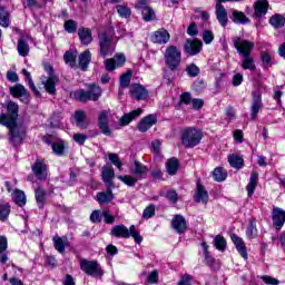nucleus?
Returning a JSON list of instances; mask_svg holds the SVG:
<instances>
[{
	"instance_id": "obj_1",
	"label": "nucleus",
	"mask_w": 285,
	"mask_h": 285,
	"mask_svg": "<svg viewBox=\"0 0 285 285\" xmlns=\"http://www.w3.org/2000/svg\"><path fill=\"white\" fill-rule=\"evenodd\" d=\"M8 115H0V124L9 128V141L14 147L20 146L26 137V127L17 125V117H19V105L14 101H9L7 105Z\"/></svg>"
},
{
	"instance_id": "obj_2",
	"label": "nucleus",
	"mask_w": 285,
	"mask_h": 285,
	"mask_svg": "<svg viewBox=\"0 0 285 285\" xmlns=\"http://www.w3.org/2000/svg\"><path fill=\"white\" fill-rule=\"evenodd\" d=\"M104 90L95 83L89 85V90L78 89L76 91L70 92V97L76 99V101H80L81 104H86V101H99Z\"/></svg>"
},
{
	"instance_id": "obj_3",
	"label": "nucleus",
	"mask_w": 285,
	"mask_h": 285,
	"mask_svg": "<svg viewBox=\"0 0 285 285\" xmlns=\"http://www.w3.org/2000/svg\"><path fill=\"white\" fill-rule=\"evenodd\" d=\"M203 138L204 132H202V129H197L195 127H187L183 129L180 134L181 145L184 148H195V146H199Z\"/></svg>"
},
{
	"instance_id": "obj_4",
	"label": "nucleus",
	"mask_w": 285,
	"mask_h": 285,
	"mask_svg": "<svg viewBox=\"0 0 285 285\" xmlns=\"http://www.w3.org/2000/svg\"><path fill=\"white\" fill-rule=\"evenodd\" d=\"M110 235L111 237L121 239H130V237H132L136 244H141L144 242V237L137 232L135 225H131L129 229L126 225H116L111 228Z\"/></svg>"
},
{
	"instance_id": "obj_5",
	"label": "nucleus",
	"mask_w": 285,
	"mask_h": 285,
	"mask_svg": "<svg viewBox=\"0 0 285 285\" xmlns=\"http://www.w3.org/2000/svg\"><path fill=\"white\" fill-rule=\"evenodd\" d=\"M45 70L48 76H41L40 81L48 95H57V83H59V77L55 75V69L50 65H45Z\"/></svg>"
},
{
	"instance_id": "obj_6",
	"label": "nucleus",
	"mask_w": 285,
	"mask_h": 285,
	"mask_svg": "<svg viewBox=\"0 0 285 285\" xmlns=\"http://www.w3.org/2000/svg\"><path fill=\"white\" fill-rule=\"evenodd\" d=\"M165 65L169 70L175 71L181 66V50L175 46H169L165 50Z\"/></svg>"
},
{
	"instance_id": "obj_7",
	"label": "nucleus",
	"mask_w": 285,
	"mask_h": 285,
	"mask_svg": "<svg viewBox=\"0 0 285 285\" xmlns=\"http://www.w3.org/2000/svg\"><path fill=\"white\" fill-rule=\"evenodd\" d=\"M98 41L100 46V57L106 59V57H110L115 52V45L112 43V37L106 32L101 31L98 33Z\"/></svg>"
},
{
	"instance_id": "obj_8",
	"label": "nucleus",
	"mask_w": 285,
	"mask_h": 285,
	"mask_svg": "<svg viewBox=\"0 0 285 285\" xmlns=\"http://www.w3.org/2000/svg\"><path fill=\"white\" fill-rule=\"evenodd\" d=\"M80 269L82 273L89 275L90 277H104V269L97 261H80Z\"/></svg>"
},
{
	"instance_id": "obj_9",
	"label": "nucleus",
	"mask_w": 285,
	"mask_h": 285,
	"mask_svg": "<svg viewBox=\"0 0 285 285\" xmlns=\"http://www.w3.org/2000/svg\"><path fill=\"white\" fill-rule=\"evenodd\" d=\"M234 48L237 50L238 55L240 57H248L250 56V52H253V49L255 48V43L253 41H248L246 39H243L240 37L233 38Z\"/></svg>"
},
{
	"instance_id": "obj_10",
	"label": "nucleus",
	"mask_w": 285,
	"mask_h": 285,
	"mask_svg": "<svg viewBox=\"0 0 285 285\" xmlns=\"http://www.w3.org/2000/svg\"><path fill=\"white\" fill-rule=\"evenodd\" d=\"M9 92L11 97H14L16 99H20L22 104H30V92H28V89L21 83H16L12 87H9Z\"/></svg>"
},
{
	"instance_id": "obj_11",
	"label": "nucleus",
	"mask_w": 285,
	"mask_h": 285,
	"mask_svg": "<svg viewBox=\"0 0 285 285\" xmlns=\"http://www.w3.org/2000/svg\"><path fill=\"white\" fill-rule=\"evenodd\" d=\"M31 170L39 181H46L48 179V165L43 160L37 159L31 166Z\"/></svg>"
},
{
	"instance_id": "obj_12",
	"label": "nucleus",
	"mask_w": 285,
	"mask_h": 285,
	"mask_svg": "<svg viewBox=\"0 0 285 285\" xmlns=\"http://www.w3.org/2000/svg\"><path fill=\"white\" fill-rule=\"evenodd\" d=\"M129 92L131 99H136L137 101H146L148 99V89L140 83H132L129 87Z\"/></svg>"
},
{
	"instance_id": "obj_13",
	"label": "nucleus",
	"mask_w": 285,
	"mask_h": 285,
	"mask_svg": "<svg viewBox=\"0 0 285 285\" xmlns=\"http://www.w3.org/2000/svg\"><path fill=\"white\" fill-rule=\"evenodd\" d=\"M129 173L135 175L139 180L146 179V177H148V167L141 161L135 160L129 167Z\"/></svg>"
},
{
	"instance_id": "obj_14",
	"label": "nucleus",
	"mask_w": 285,
	"mask_h": 285,
	"mask_svg": "<svg viewBox=\"0 0 285 285\" xmlns=\"http://www.w3.org/2000/svg\"><path fill=\"white\" fill-rule=\"evenodd\" d=\"M204 42L197 39H187L184 46V50L189 57H195V55H199L202 52V48Z\"/></svg>"
},
{
	"instance_id": "obj_15",
	"label": "nucleus",
	"mask_w": 285,
	"mask_h": 285,
	"mask_svg": "<svg viewBox=\"0 0 285 285\" xmlns=\"http://www.w3.org/2000/svg\"><path fill=\"white\" fill-rule=\"evenodd\" d=\"M208 191L206 190V187H204V185H202V181L197 180L196 184V191H195V196H194V202H196V204H208Z\"/></svg>"
},
{
	"instance_id": "obj_16",
	"label": "nucleus",
	"mask_w": 285,
	"mask_h": 285,
	"mask_svg": "<svg viewBox=\"0 0 285 285\" xmlns=\"http://www.w3.org/2000/svg\"><path fill=\"white\" fill-rule=\"evenodd\" d=\"M171 228H174L178 235H184L188 228V225H186V218L181 215L174 216L171 219Z\"/></svg>"
},
{
	"instance_id": "obj_17",
	"label": "nucleus",
	"mask_w": 285,
	"mask_h": 285,
	"mask_svg": "<svg viewBox=\"0 0 285 285\" xmlns=\"http://www.w3.org/2000/svg\"><path fill=\"white\" fill-rule=\"evenodd\" d=\"M273 225L279 230L285 224V210L279 207H274L272 210Z\"/></svg>"
},
{
	"instance_id": "obj_18",
	"label": "nucleus",
	"mask_w": 285,
	"mask_h": 285,
	"mask_svg": "<svg viewBox=\"0 0 285 285\" xmlns=\"http://www.w3.org/2000/svg\"><path fill=\"white\" fill-rule=\"evenodd\" d=\"M155 124H157V116L149 115L139 121L138 130L139 132H148V130H150Z\"/></svg>"
},
{
	"instance_id": "obj_19",
	"label": "nucleus",
	"mask_w": 285,
	"mask_h": 285,
	"mask_svg": "<svg viewBox=\"0 0 285 285\" xmlns=\"http://www.w3.org/2000/svg\"><path fill=\"white\" fill-rule=\"evenodd\" d=\"M230 239L233 244H235L237 252L242 257L245 259H248V249L246 248V244L244 243V239H242L239 236L236 234L230 235Z\"/></svg>"
},
{
	"instance_id": "obj_20",
	"label": "nucleus",
	"mask_w": 285,
	"mask_h": 285,
	"mask_svg": "<svg viewBox=\"0 0 285 285\" xmlns=\"http://www.w3.org/2000/svg\"><path fill=\"white\" fill-rule=\"evenodd\" d=\"M151 41L160 46L164 43H168V41H170V33H168L166 29H158L151 36Z\"/></svg>"
},
{
	"instance_id": "obj_21",
	"label": "nucleus",
	"mask_w": 285,
	"mask_h": 285,
	"mask_svg": "<svg viewBox=\"0 0 285 285\" xmlns=\"http://www.w3.org/2000/svg\"><path fill=\"white\" fill-rule=\"evenodd\" d=\"M262 104V95L257 92H253V100H252V119L255 121L257 119V115H259V110L263 108Z\"/></svg>"
},
{
	"instance_id": "obj_22",
	"label": "nucleus",
	"mask_w": 285,
	"mask_h": 285,
	"mask_svg": "<svg viewBox=\"0 0 285 285\" xmlns=\"http://www.w3.org/2000/svg\"><path fill=\"white\" fill-rule=\"evenodd\" d=\"M98 126L100 130H102V134L106 135L107 137H110V135H112V132L110 131V127H108V111L102 110L99 114Z\"/></svg>"
},
{
	"instance_id": "obj_23",
	"label": "nucleus",
	"mask_w": 285,
	"mask_h": 285,
	"mask_svg": "<svg viewBox=\"0 0 285 285\" xmlns=\"http://www.w3.org/2000/svg\"><path fill=\"white\" fill-rule=\"evenodd\" d=\"M216 19L222 28L228 26V11H226L224 4H216Z\"/></svg>"
},
{
	"instance_id": "obj_24",
	"label": "nucleus",
	"mask_w": 285,
	"mask_h": 285,
	"mask_svg": "<svg viewBox=\"0 0 285 285\" xmlns=\"http://www.w3.org/2000/svg\"><path fill=\"white\" fill-rule=\"evenodd\" d=\"M257 184H259V174L254 170L250 173L249 183L246 186L248 197H253V195H255Z\"/></svg>"
},
{
	"instance_id": "obj_25",
	"label": "nucleus",
	"mask_w": 285,
	"mask_h": 285,
	"mask_svg": "<svg viewBox=\"0 0 285 285\" xmlns=\"http://www.w3.org/2000/svg\"><path fill=\"white\" fill-rule=\"evenodd\" d=\"M227 161L232 168H235L236 170H242L244 167V156L240 154H230L227 157Z\"/></svg>"
},
{
	"instance_id": "obj_26",
	"label": "nucleus",
	"mask_w": 285,
	"mask_h": 285,
	"mask_svg": "<svg viewBox=\"0 0 285 285\" xmlns=\"http://www.w3.org/2000/svg\"><path fill=\"white\" fill-rule=\"evenodd\" d=\"M112 179H115V168H112V165H106L102 168V181L107 187H111Z\"/></svg>"
},
{
	"instance_id": "obj_27",
	"label": "nucleus",
	"mask_w": 285,
	"mask_h": 285,
	"mask_svg": "<svg viewBox=\"0 0 285 285\" xmlns=\"http://www.w3.org/2000/svg\"><path fill=\"white\" fill-rule=\"evenodd\" d=\"M255 11L254 14L257 19H262L268 12V1L258 0L254 4Z\"/></svg>"
},
{
	"instance_id": "obj_28",
	"label": "nucleus",
	"mask_w": 285,
	"mask_h": 285,
	"mask_svg": "<svg viewBox=\"0 0 285 285\" xmlns=\"http://www.w3.org/2000/svg\"><path fill=\"white\" fill-rule=\"evenodd\" d=\"M115 199L111 187H107V191H100L96 196L98 204H110Z\"/></svg>"
},
{
	"instance_id": "obj_29",
	"label": "nucleus",
	"mask_w": 285,
	"mask_h": 285,
	"mask_svg": "<svg viewBox=\"0 0 285 285\" xmlns=\"http://www.w3.org/2000/svg\"><path fill=\"white\" fill-rule=\"evenodd\" d=\"M78 37L82 46H90L92 43V31L89 28H80Z\"/></svg>"
},
{
	"instance_id": "obj_30",
	"label": "nucleus",
	"mask_w": 285,
	"mask_h": 285,
	"mask_svg": "<svg viewBox=\"0 0 285 285\" xmlns=\"http://www.w3.org/2000/svg\"><path fill=\"white\" fill-rule=\"evenodd\" d=\"M92 59V53H90V50H86L79 55V68L82 70V72H86L88 70V66H90V61Z\"/></svg>"
},
{
	"instance_id": "obj_31",
	"label": "nucleus",
	"mask_w": 285,
	"mask_h": 285,
	"mask_svg": "<svg viewBox=\"0 0 285 285\" xmlns=\"http://www.w3.org/2000/svg\"><path fill=\"white\" fill-rule=\"evenodd\" d=\"M8 262V238L0 236V263L7 264Z\"/></svg>"
},
{
	"instance_id": "obj_32",
	"label": "nucleus",
	"mask_w": 285,
	"mask_h": 285,
	"mask_svg": "<svg viewBox=\"0 0 285 285\" xmlns=\"http://www.w3.org/2000/svg\"><path fill=\"white\" fill-rule=\"evenodd\" d=\"M52 242H53V246H55L56 250H58V253L63 255L66 253V246L68 244V238L67 237L61 238L56 235L52 238Z\"/></svg>"
},
{
	"instance_id": "obj_33",
	"label": "nucleus",
	"mask_w": 285,
	"mask_h": 285,
	"mask_svg": "<svg viewBox=\"0 0 285 285\" xmlns=\"http://www.w3.org/2000/svg\"><path fill=\"white\" fill-rule=\"evenodd\" d=\"M140 115H141V108H138L136 110H132L129 114L124 115L120 118L121 126H128V124H130V121H132L134 119H137V117H139Z\"/></svg>"
},
{
	"instance_id": "obj_34",
	"label": "nucleus",
	"mask_w": 285,
	"mask_h": 285,
	"mask_svg": "<svg viewBox=\"0 0 285 285\" xmlns=\"http://www.w3.org/2000/svg\"><path fill=\"white\" fill-rule=\"evenodd\" d=\"M18 53L20 57H28L30 55V45L26 41V39L20 38L18 40V47H17Z\"/></svg>"
},
{
	"instance_id": "obj_35",
	"label": "nucleus",
	"mask_w": 285,
	"mask_h": 285,
	"mask_svg": "<svg viewBox=\"0 0 285 285\" xmlns=\"http://www.w3.org/2000/svg\"><path fill=\"white\" fill-rule=\"evenodd\" d=\"M75 119L78 128H81L82 130L88 128V124H86V112L83 110H77L75 112Z\"/></svg>"
},
{
	"instance_id": "obj_36",
	"label": "nucleus",
	"mask_w": 285,
	"mask_h": 285,
	"mask_svg": "<svg viewBox=\"0 0 285 285\" xmlns=\"http://www.w3.org/2000/svg\"><path fill=\"white\" fill-rule=\"evenodd\" d=\"M243 62L242 68L243 70H250L252 72H255L257 70V66H255V59H253L250 56H242Z\"/></svg>"
},
{
	"instance_id": "obj_37",
	"label": "nucleus",
	"mask_w": 285,
	"mask_h": 285,
	"mask_svg": "<svg viewBox=\"0 0 285 285\" xmlns=\"http://www.w3.org/2000/svg\"><path fill=\"white\" fill-rule=\"evenodd\" d=\"M232 21L234 23H248L250 20L246 14L242 11L233 10L232 11Z\"/></svg>"
},
{
	"instance_id": "obj_38",
	"label": "nucleus",
	"mask_w": 285,
	"mask_h": 285,
	"mask_svg": "<svg viewBox=\"0 0 285 285\" xmlns=\"http://www.w3.org/2000/svg\"><path fill=\"white\" fill-rule=\"evenodd\" d=\"M226 177H228V173L224 170L223 167H216L213 170L214 181H218V183L226 181Z\"/></svg>"
},
{
	"instance_id": "obj_39",
	"label": "nucleus",
	"mask_w": 285,
	"mask_h": 285,
	"mask_svg": "<svg viewBox=\"0 0 285 285\" xmlns=\"http://www.w3.org/2000/svg\"><path fill=\"white\" fill-rule=\"evenodd\" d=\"M22 75H24L30 90L36 95V97H41V92H39V89H37V86H35V81H32V76L30 75V71L27 69H22Z\"/></svg>"
},
{
	"instance_id": "obj_40",
	"label": "nucleus",
	"mask_w": 285,
	"mask_h": 285,
	"mask_svg": "<svg viewBox=\"0 0 285 285\" xmlns=\"http://www.w3.org/2000/svg\"><path fill=\"white\" fill-rule=\"evenodd\" d=\"M166 168L168 175H177V170H179V160H177L176 158H170L166 163Z\"/></svg>"
},
{
	"instance_id": "obj_41",
	"label": "nucleus",
	"mask_w": 285,
	"mask_h": 285,
	"mask_svg": "<svg viewBox=\"0 0 285 285\" xmlns=\"http://www.w3.org/2000/svg\"><path fill=\"white\" fill-rule=\"evenodd\" d=\"M0 26L2 28L10 27V13L3 7H0Z\"/></svg>"
},
{
	"instance_id": "obj_42",
	"label": "nucleus",
	"mask_w": 285,
	"mask_h": 285,
	"mask_svg": "<svg viewBox=\"0 0 285 285\" xmlns=\"http://www.w3.org/2000/svg\"><path fill=\"white\" fill-rule=\"evenodd\" d=\"M13 202L17 206H26V193H23V190L16 189L13 191Z\"/></svg>"
},
{
	"instance_id": "obj_43",
	"label": "nucleus",
	"mask_w": 285,
	"mask_h": 285,
	"mask_svg": "<svg viewBox=\"0 0 285 285\" xmlns=\"http://www.w3.org/2000/svg\"><path fill=\"white\" fill-rule=\"evenodd\" d=\"M119 181H122L126 186H129V188H134V186L137 185L139 181L136 176L125 175V176H118Z\"/></svg>"
},
{
	"instance_id": "obj_44",
	"label": "nucleus",
	"mask_w": 285,
	"mask_h": 285,
	"mask_svg": "<svg viewBox=\"0 0 285 285\" xmlns=\"http://www.w3.org/2000/svg\"><path fill=\"white\" fill-rule=\"evenodd\" d=\"M140 12L142 14L144 21H155L157 17L155 14V10H153V8L150 7H145L144 9H140Z\"/></svg>"
},
{
	"instance_id": "obj_45",
	"label": "nucleus",
	"mask_w": 285,
	"mask_h": 285,
	"mask_svg": "<svg viewBox=\"0 0 285 285\" xmlns=\"http://www.w3.org/2000/svg\"><path fill=\"white\" fill-rule=\"evenodd\" d=\"M10 217V203H0V222H6Z\"/></svg>"
},
{
	"instance_id": "obj_46",
	"label": "nucleus",
	"mask_w": 285,
	"mask_h": 285,
	"mask_svg": "<svg viewBox=\"0 0 285 285\" xmlns=\"http://www.w3.org/2000/svg\"><path fill=\"white\" fill-rule=\"evenodd\" d=\"M132 80V71H127L120 76V89L124 90L130 86Z\"/></svg>"
},
{
	"instance_id": "obj_47",
	"label": "nucleus",
	"mask_w": 285,
	"mask_h": 285,
	"mask_svg": "<svg viewBox=\"0 0 285 285\" xmlns=\"http://www.w3.org/2000/svg\"><path fill=\"white\" fill-rule=\"evenodd\" d=\"M36 200L39 204V208H43V204H46V190L42 187H38L35 190Z\"/></svg>"
},
{
	"instance_id": "obj_48",
	"label": "nucleus",
	"mask_w": 285,
	"mask_h": 285,
	"mask_svg": "<svg viewBox=\"0 0 285 285\" xmlns=\"http://www.w3.org/2000/svg\"><path fill=\"white\" fill-rule=\"evenodd\" d=\"M51 148L55 155L61 157V155H63V151L66 150V144L63 142V140L58 139L56 140V142L52 144Z\"/></svg>"
},
{
	"instance_id": "obj_49",
	"label": "nucleus",
	"mask_w": 285,
	"mask_h": 285,
	"mask_svg": "<svg viewBox=\"0 0 285 285\" xmlns=\"http://www.w3.org/2000/svg\"><path fill=\"white\" fill-rule=\"evenodd\" d=\"M63 60L67 66H70V68H75V66H77V55L72 53V51H67L63 55Z\"/></svg>"
},
{
	"instance_id": "obj_50",
	"label": "nucleus",
	"mask_w": 285,
	"mask_h": 285,
	"mask_svg": "<svg viewBox=\"0 0 285 285\" xmlns=\"http://www.w3.org/2000/svg\"><path fill=\"white\" fill-rule=\"evenodd\" d=\"M116 10L122 19H128L132 14V11H130V8L126 4H118L116 6Z\"/></svg>"
},
{
	"instance_id": "obj_51",
	"label": "nucleus",
	"mask_w": 285,
	"mask_h": 285,
	"mask_svg": "<svg viewBox=\"0 0 285 285\" xmlns=\"http://www.w3.org/2000/svg\"><path fill=\"white\" fill-rule=\"evenodd\" d=\"M214 246L217 248V250L224 253V250H226V238H224L222 235L215 236Z\"/></svg>"
},
{
	"instance_id": "obj_52",
	"label": "nucleus",
	"mask_w": 285,
	"mask_h": 285,
	"mask_svg": "<svg viewBox=\"0 0 285 285\" xmlns=\"http://www.w3.org/2000/svg\"><path fill=\"white\" fill-rule=\"evenodd\" d=\"M246 236L248 239H255L257 237V226L255 225V222L249 220V225L246 230Z\"/></svg>"
},
{
	"instance_id": "obj_53",
	"label": "nucleus",
	"mask_w": 285,
	"mask_h": 285,
	"mask_svg": "<svg viewBox=\"0 0 285 285\" xmlns=\"http://www.w3.org/2000/svg\"><path fill=\"white\" fill-rule=\"evenodd\" d=\"M89 219L92 224H100L101 219H104V213H101L99 209H96L91 213Z\"/></svg>"
},
{
	"instance_id": "obj_54",
	"label": "nucleus",
	"mask_w": 285,
	"mask_h": 285,
	"mask_svg": "<svg viewBox=\"0 0 285 285\" xmlns=\"http://www.w3.org/2000/svg\"><path fill=\"white\" fill-rule=\"evenodd\" d=\"M65 30L69 32V35L77 32V22L75 20H66Z\"/></svg>"
},
{
	"instance_id": "obj_55",
	"label": "nucleus",
	"mask_w": 285,
	"mask_h": 285,
	"mask_svg": "<svg viewBox=\"0 0 285 285\" xmlns=\"http://www.w3.org/2000/svg\"><path fill=\"white\" fill-rule=\"evenodd\" d=\"M184 104L185 106H190L193 104V97L190 96V92L185 91L180 95L179 106Z\"/></svg>"
},
{
	"instance_id": "obj_56",
	"label": "nucleus",
	"mask_w": 285,
	"mask_h": 285,
	"mask_svg": "<svg viewBox=\"0 0 285 285\" xmlns=\"http://www.w3.org/2000/svg\"><path fill=\"white\" fill-rule=\"evenodd\" d=\"M151 217H155V205L147 206L142 212L144 219H150Z\"/></svg>"
},
{
	"instance_id": "obj_57",
	"label": "nucleus",
	"mask_w": 285,
	"mask_h": 285,
	"mask_svg": "<svg viewBox=\"0 0 285 285\" xmlns=\"http://www.w3.org/2000/svg\"><path fill=\"white\" fill-rule=\"evenodd\" d=\"M214 40H215V35H213V31L205 30L203 32V41H204V43H206L208 46V45L213 43Z\"/></svg>"
},
{
	"instance_id": "obj_58",
	"label": "nucleus",
	"mask_w": 285,
	"mask_h": 285,
	"mask_svg": "<svg viewBox=\"0 0 285 285\" xmlns=\"http://www.w3.org/2000/svg\"><path fill=\"white\" fill-rule=\"evenodd\" d=\"M186 72L189 77H197L199 75V67H197L195 63H191L187 66Z\"/></svg>"
},
{
	"instance_id": "obj_59",
	"label": "nucleus",
	"mask_w": 285,
	"mask_h": 285,
	"mask_svg": "<svg viewBox=\"0 0 285 285\" xmlns=\"http://www.w3.org/2000/svg\"><path fill=\"white\" fill-rule=\"evenodd\" d=\"M166 197L171 204H177V202H179V195L173 189L167 191Z\"/></svg>"
},
{
	"instance_id": "obj_60",
	"label": "nucleus",
	"mask_w": 285,
	"mask_h": 285,
	"mask_svg": "<svg viewBox=\"0 0 285 285\" xmlns=\"http://www.w3.org/2000/svg\"><path fill=\"white\" fill-rule=\"evenodd\" d=\"M105 68L108 72H112V70H117V68H119V67H117L114 58H111V59L105 60Z\"/></svg>"
},
{
	"instance_id": "obj_61",
	"label": "nucleus",
	"mask_w": 285,
	"mask_h": 285,
	"mask_svg": "<svg viewBox=\"0 0 285 285\" xmlns=\"http://www.w3.org/2000/svg\"><path fill=\"white\" fill-rule=\"evenodd\" d=\"M87 139H88V136L86 134L78 132L73 135V141H76V144H79V146H83Z\"/></svg>"
},
{
	"instance_id": "obj_62",
	"label": "nucleus",
	"mask_w": 285,
	"mask_h": 285,
	"mask_svg": "<svg viewBox=\"0 0 285 285\" xmlns=\"http://www.w3.org/2000/svg\"><path fill=\"white\" fill-rule=\"evenodd\" d=\"M77 177H79V170L70 169L69 180H68L69 186H75L77 181Z\"/></svg>"
},
{
	"instance_id": "obj_63",
	"label": "nucleus",
	"mask_w": 285,
	"mask_h": 285,
	"mask_svg": "<svg viewBox=\"0 0 285 285\" xmlns=\"http://www.w3.org/2000/svg\"><path fill=\"white\" fill-rule=\"evenodd\" d=\"M112 59H114L117 68H121V66H124L126 63V56H124V53H118Z\"/></svg>"
},
{
	"instance_id": "obj_64",
	"label": "nucleus",
	"mask_w": 285,
	"mask_h": 285,
	"mask_svg": "<svg viewBox=\"0 0 285 285\" xmlns=\"http://www.w3.org/2000/svg\"><path fill=\"white\" fill-rule=\"evenodd\" d=\"M178 285H193V276L190 274L183 275Z\"/></svg>"
}]
</instances>
